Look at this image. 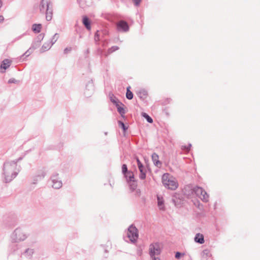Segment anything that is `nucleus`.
<instances>
[{
  "instance_id": "obj_17",
  "label": "nucleus",
  "mask_w": 260,
  "mask_h": 260,
  "mask_svg": "<svg viewBox=\"0 0 260 260\" xmlns=\"http://www.w3.org/2000/svg\"><path fill=\"white\" fill-rule=\"evenodd\" d=\"M118 125L121 128L123 131L124 135H125L126 130L128 128V126H126L123 122L122 121H118Z\"/></svg>"
},
{
  "instance_id": "obj_5",
  "label": "nucleus",
  "mask_w": 260,
  "mask_h": 260,
  "mask_svg": "<svg viewBox=\"0 0 260 260\" xmlns=\"http://www.w3.org/2000/svg\"><path fill=\"white\" fill-rule=\"evenodd\" d=\"M149 251L153 255L159 254L160 252L159 245L157 243L151 244L149 246Z\"/></svg>"
},
{
  "instance_id": "obj_29",
  "label": "nucleus",
  "mask_w": 260,
  "mask_h": 260,
  "mask_svg": "<svg viewBox=\"0 0 260 260\" xmlns=\"http://www.w3.org/2000/svg\"><path fill=\"white\" fill-rule=\"evenodd\" d=\"M117 99H111V101L114 103V104H116V105L117 104H118V102H117Z\"/></svg>"
},
{
  "instance_id": "obj_9",
  "label": "nucleus",
  "mask_w": 260,
  "mask_h": 260,
  "mask_svg": "<svg viewBox=\"0 0 260 260\" xmlns=\"http://www.w3.org/2000/svg\"><path fill=\"white\" fill-rule=\"evenodd\" d=\"M138 166L139 170L140 172V178L142 179H145L146 177V174H145V172L144 171V167H143V165L142 164L141 162L139 163V164L138 165Z\"/></svg>"
},
{
  "instance_id": "obj_27",
  "label": "nucleus",
  "mask_w": 260,
  "mask_h": 260,
  "mask_svg": "<svg viewBox=\"0 0 260 260\" xmlns=\"http://www.w3.org/2000/svg\"><path fill=\"white\" fill-rule=\"evenodd\" d=\"M133 1L136 5H138L141 2V0H133Z\"/></svg>"
},
{
  "instance_id": "obj_12",
  "label": "nucleus",
  "mask_w": 260,
  "mask_h": 260,
  "mask_svg": "<svg viewBox=\"0 0 260 260\" xmlns=\"http://www.w3.org/2000/svg\"><path fill=\"white\" fill-rule=\"evenodd\" d=\"M42 29V25L41 24H34L32 26V30L35 33H39Z\"/></svg>"
},
{
  "instance_id": "obj_7",
  "label": "nucleus",
  "mask_w": 260,
  "mask_h": 260,
  "mask_svg": "<svg viewBox=\"0 0 260 260\" xmlns=\"http://www.w3.org/2000/svg\"><path fill=\"white\" fill-rule=\"evenodd\" d=\"M157 206L160 210H164L165 209L164 200L162 197L158 195L157 197Z\"/></svg>"
},
{
  "instance_id": "obj_6",
  "label": "nucleus",
  "mask_w": 260,
  "mask_h": 260,
  "mask_svg": "<svg viewBox=\"0 0 260 260\" xmlns=\"http://www.w3.org/2000/svg\"><path fill=\"white\" fill-rule=\"evenodd\" d=\"M117 27L119 29H121L124 31H126L128 29L127 23L123 21H121L118 23Z\"/></svg>"
},
{
  "instance_id": "obj_14",
  "label": "nucleus",
  "mask_w": 260,
  "mask_h": 260,
  "mask_svg": "<svg viewBox=\"0 0 260 260\" xmlns=\"http://www.w3.org/2000/svg\"><path fill=\"white\" fill-rule=\"evenodd\" d=\"M211 253L209 249H205L202 252V256L203 258H207V257L211 256Z\"/></svg>"
},
{
  "instance_id": "obj_8",
  "label": "nucleus",
  "mask_w": 260,
  "mask_h": 260,
  "mask_svg": "<svg viewBox=\"0 0 260 260\" xmlns=\"http://www.w3.org/2000/svg\"><path fill=\"white\" fill-rule=\"evenodd\" d=\"M11 61L8 59H6L4 60L2 63L1 64V70L4 69V70H6L10 67V66L11 64ZM2 72H4L5 71H2Z\"/></svg>"
},
{
  "instance_id": "obj_26",
  "label": "nucleus",
  "mask_w": 260,
  "mask_h": 260,
  "mask_svg": "<svg viewBox=\"0 0 260 260\" xmlns=\"http://www.w3.org/2000/svg\"><path fill=\"white\" fill-rule=\"evenodd\" d=\"M25 235H23L22 236H20L19 238H18V239L19 240H23L24 239H25Z\"/></svg>"
},
{
  "instance_id": "obj_15",
  "label": "nucleus",
  "mask_w": 260,
  "mask_h": 260,
  "mask_svg": "<svg viewBox=\"0 0 260 260\" xmlns=\"http://www.w3.org/2000/svg\"><path fill=\"white\" fill-rule=\"evenodd\" d=\"M53 183L52 187L55 189L59 188L62 186V183L60 181H55L54 180Z\"/></svg>"
},
{
  "instance_id": "obj_33",
  "label": "nucleus",
  "mask_w": 260,
  "mask_h": 260,
  "mask_svg": "<svg viewBox=\"0 0 260 260\" xmlns=\"http://www.w3.org/2000/svg\"><path fill=\"white\" fill-rule=\"evenodd\" d=\"M8 164H5V166H4V168L5 169L6 167H7V166L8 165Z\"/></svg>"
},
{
  "instance_id": "obj_30",
  "label": "nucleus",
  "mask_w": 260,
  "mask_h": 260,
  "mask_svg": "<svg viewBox=\"0 0 260 260\" xmlns=\"http://www.w3.org/2000/svg\"><path fill=\"white\" fill-rule=\"evenodd\" d=\"M71 49L70 48V49H68V48H66L64 49V52L65 53H67L68 51H71Z\"/></svg>"
},
{
  "instance_id": "obj_2",
  "label": "nucleus",
  "mask_w": 260,
  "mask_h": 260,
  "mask_svg": "<svg viewBox=\"0 0 260 260\" xmlns=\"http://www.w3.org/2000/svg\"><path fill=\"white\" fill-rule=\"evenodd\" d=\"M49 0H42L40 10L44 11L46 10V18L47 21H50L52 18V10L49 8Z\"/></svg>"
},
{
  "instance_id": "obj_19",
  "label": "nucleus",
  "mask_w": 260,
  "mask_h": 260,
  "mask_svg": "<svg viewBox=\"0 0 260 260\" xmlns=\"http://www.w3.org/2000/svg\"><path fill=\"white\" fill-rule=\"evenodd\" d=\"M117 110L121 115H123L125 113V110L123 107H121L119 104H116Z\"/></svg>"
},
{
  "instance_id": "obj_31",
  "label": "nucleus",
  "mask_w": 260,
  "mask_h": 260,
  "mask_svg": "<svg viewBox=\"0 0 260 260\" xmlns=\"http://www.w3.org/2000/svg\"><path fill=\"white\" fill-rule=\"evenodd\" d=\"M21 232L20 231H16V235H17V234L19 235V236H20V235L21 234Z\"/></svg>"
},
{
  "instance_id": "obj_16",
  "label": "nucleus",
  "mask_w": 260,
  "mask_h": 260,
  "mask_svg": "<svg viewBox=\"0 0 260 260\" xmlns=\"http://www.w3.org/2000/svg\"><path fill=\"white\" fill-rule=\"evenodd\" d=\"M131 87L128 86L126 89V98L128 100H132L133 98V94L132 91L130 90Z\"/></svg>"
},
{
  "instance_id": "obj_23",
  "label": "nucleus",
  "mask_w": 260,
  "mask_h": 260,
  "mask_svg": "<svg viewBox=\"0 0 260 260\" xmlns=\"http://www.w3.org/2000/svg\"><path fill=\"white\" fill-rule=\"evenodd\" d=\"M190 145H188L187 146H182V149L188 151L190 150Z\"/></svg>"
},
{
  "instance_id": "obj_18",
  "label": "nucleus",
  "mask_w": 260,
  "mask_h": 260,
  "mask_svg": "<svg viewBox=\"0 0 260 260\" xmlns=\"http://www.w3.org/2000/svg\"><path fill=\"white\" fill-rule=\"evenodd\" d=\"M127 180L128 181H133L134 179V175L132 172H128L124 174Z\"/></svg>"
},
{
  "instance_id": "obj_3",
  "label": "nucleus",
  "mask_w": 260,
  "mask_h": 260,
  "mask_svg": "<svg viewBox=\"0 0 260 260\" xmlns=\"http://www.w3.org/2000/svg\"><path fill=\"white\" fill-rule=\"evenodd\" d=\"M127 235L130 241L134 242L138 238V230L135 226L131 225L128 229Z\"/></svg>"
},
{
  "instance_id": "obj_28",
  "label": "nucleus",
  "mask_w": 260,
  "mask_h": 260,
  "mask_svg": "<svg viewBox=\"0 0 260 260\" xmlns=\"http://www.w3.org/2000/svg\"><path fill=\"white\" fill-rule=\"evenodd\" d=\"M31 53V51H30V49L28 50L25 53V55L26 56H28L29 55V54Z\"/></svg>"
},
{
  "instance_id": "obj_11",
  "label": "nucleus",
  "mask_w": 260,
  "mask_h": 260,
  "mask_svg": "<svg viewBox=\"0 0 260 260\" xmlns=\"http://www.w3.org/2000/svg\"><path fill=\"white\" fill-rule=\"evenodd\" d=\"M158 158H159L158 155L157 154H156L155 153H154L152 154V160H153L154 164L157 166H160L161 164L160 161H159Z\"/></svg>"
},
{
  "instance_id": "obj_32",
  "label": "nucleus",
  "mask_w": 260,
  "mask_h": 260,
  "mask_svg": "<svg viewBox=\"0 0 260 260\" xmlns=\"http://www.w3.org/2000/svg\"><path fill=\"white\" fill-rule=\"evenodd\" d=\"M136 160H137V161L138 165L139 164V163H141V161H140V160L139 159V158H136Z\"/></svg>"
},
{
  "instance_id": "obj_20",
  "label": "nucleus",
  "mask_w": 260,
  "mask_h": 260,
  "mask_svg": "<svg viewBox=\"0 0 260 260\" xmlns=\"http://www.w3.org/2000/svg\"><path fill=\"white\" fill-rule=\"evenodd\" d=\"M142 115L146 119L148 122L150 123L153 122L152 119L146 113H142Z\"/></svg>"
},
{
  "instance_id": "obj_25",
  "label": "nucleus",
  "mask_w": 260,
  "mask_h": 260,
  "mask_svg": "<svg viewBox=\"0 0 260 260\" xmlns=\"http://www.w3.org/2000/svg\"><path fill=\"white\" fill-rule=\"evenodd\" d=\"M181 255V253L177 252L175 254V257L176 258H179L180 257V255Z\"/></svg>"
},
{
  "instance_id": "obj_13",
  "label": "nucleus",
  "mask_w": 260,
  "mask_h": 260,
  "mask_svg": "<svg viewBox=\"0 0 260 260\" xmlns=\"http://www.w3.org/2000/svg\"><path fill=\"white\" fill-rule=\"evenodd\" d=\"M83 23L88 30L90 29V22L89 19L86 16H83Z\"/></svg>"
},
{
  "instance_id": "obj_10",
  "label": "nucleus",
  "mask_w": 260,
  "mask_h": 260,
  "mask_svg": "<svg viewBox=\"0 0 260 260\" xmlns=\"http://www.w3.org/2000/svg\"><path fill=\"white\" fill-rule=\"evenodd\" d=\"M194 241L199 243L203 244L204 243V238L202 234H197L194 238Z\"/></svg>"
},
{
  "instance_id": "obj_21",
  "label": "nucleus",
  "mask_w": 260,
  "mask_h": 260,
  "mask_svg": "<svg viewBox=\"0 0 260 260\" xmlns=\"http://www.w3.org/2000/svg\"><path fill=\"white\" fill-rule=\"evenodd\" d=\"M118 49V47L117 46H113L108 50V52L109 53H111L114 51L117 50Z\"/></svg>"
},
{
  "instance_id": "obj_22",
  "label": "nucleus",
  "mask_w": 260,
  "mask_h": 260,
  "mask_svg": "<svg viewBox=\"0 0 260 260\" xmlns=\"http://www.w3.org/2000/svg\"><path fill=\"white\" fill-rule=\"evenodd\" d=\"M122 171L124 174H126L127 172V166L126 165H123L122 166Z\"/></svg>"
},
{
  "instance_id": "obj_4",
  "label": "nucleus",
  "mask_w": 260,
  "mask_h": 260,
  "mask_svg": "<svg viewBox=\"0 0 260 260\" xmlns=\"http://www.w3.org/2000/svg\"><path fill=\"white\" fill-rule=\"evenodd\" d=\"M193 190L196 195L203 201L207 202L209 201V196L207 192L201 187H196Z\"/></svg>"
},
{
  "instance_id": "obj_24",
  "label": "nucleus",
  "mask_w": 260,
  "mask_h": 260,
  "mask_svg": "<svg viewBox=\"0 0 260 260\" xmlns=\"http://www.w3.org/2000/svg\"><path fill=\"white\" fill-rule=\"evenodd\" d=\"M5 18L3 15H0V23L4 22Z\"/></svg>"
},
{
  "instance_id": "obj_1",
  "label": "nucleus",
  "mask_w": 260,
  "mask_h": 260,
  "mask_svg": "<svg viewBox=\"0 0 260 260\" xmlns=\"http://www.w3.org/2000/svg\"><path fill=\"white\" fill-rule=\"evenodd\" d=\"M161 181L164 186L170 190H175L179 186L177 179L169 173H165L162 176Z\"/></svg>"
}]
</instances>
